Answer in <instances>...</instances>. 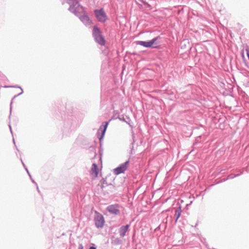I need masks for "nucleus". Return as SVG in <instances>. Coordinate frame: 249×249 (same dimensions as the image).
Masks as SVG:
<instances>
[{"mask_svg": "<svg viewBox=\"0 0 249 249\" xmlns=\"http://www.w3.org/2000/svg\"><path fill=\"white\" fill-rule=\"evenodd\" d=\"M158 37H156L149 41H138L136 42V44L146 48H156L160 45V43L158 41Z\"/></svg>", "mask_w": 249, "mask_h": 249, "instance_id": "obj_1", "label": "nucleus"}, {"mask_svg": "<svg viewBox=\"0 0 249 249\" xmlns=\"http://www.w3.org/2000/svg\"><path fill=\"white\" fill-rule=\"evenodd\" d=\"M93 35L95 40L101 45H104L105 40L102 35L100 29L96 26H94L93 29Z\"/></svg>", "mask_w": 249, "mask_h": 249, "instance_id": "obj_2", "label": "nucleus"}, {"mask_svg": "<svg viewBox=\"0 0 249 249\" xmlns=\"http://www.w3.org/2000/svg\"><path fill=\"white\" fill-rule=\"evenodd\" d=\"M72 11L77 16H81L85 15V10L83 6L77 2L73 7H71Z\"/></svg>", "mask_w": 249, "mask_h": 249, "instance_id": "obj_3", "label": "nucleus"}, {"mask_svg": "<svg viewBox=\"0 0 249 249\" xmlns=\"http://www.w3.org/2000/svg\"><path fill=\"white\" fill-rule=\"evenodd\" d=\"M96 18L100 22H105L107 19V15L103 9L94 11Z\"/></svg>", "mask_w": 249, "mask_h": 249, "instance_id": "obj_4", "label": "nucleus"}, {"mask_svg": "<svg viewBox=\"0 0 249 249\" xmlns=\"http://www.w3.org/2000/svg\"><path fill=\"white\" fill-rule=\"evenodd\" d=\"M128 164L129 161H127L121 164L120 166L114 169V173L115 175H119L121 173H124V172L127 169Z\"/></svg>", "mask_w": 249, "mask_h": 249, "instance_id": "obj_5", "label": "nucleus"}, {"mask_svg": "<svg viewBox=\"0 0 249 249\" xmlns=\"http://www.w3.org/2000/svg\"><path fill=\"white\" fill-rule=\"evenodd\" d=\"M95 223L97 228H102L105 223L104 217L101 214L97 215L95 218Z\"/></svg>", "mask_w": 249, "mask_h": 249, "instance_id": "obj_6", "label": "nucleus"}, {"mask_svg": "<svg viewBox=\"0 0 249 249\" xmlns=\"http://www.w3.org/2000/svg\"><path fill=\"white\" fill-rule=\"evenodd\" d=\"M119 206L118 204L111 205L107 207V210L110 213L117 215L120 213Z\"/></svg>", "mask_w": 249, "mask_h": 249, "instance_id": "obj_7", "label": "nucleus"}, {"mask_svg": "<svg viewBox=\"0 0 249 249\" xmlns=\"http://www.w3.org/2000/svg\"><path fill=\"white\" fill-rule=\"evenodd\" d=\"M99 173V169L98 166L95 164L93 163L92 165V167L90 170V174L92 177L95 178L97 177Z\"/></svg>", "mask_w": 249, "mask_h": 249, "instance_id": "obj_8", "label": "nucleus"}, {"mask_svg": "<svg viewBox=\"0 0 249 249\" xmlns=\"http://www.w3.org/2000/svg\"><path fill=\"white\" fill-rule=\"evenodd\" d=\"M128 227H129V225H126L124 226H122V227L120 228V229L119 230V232H120L121 236L123 237L125 235L126 232L128 230Z\"/></svg>", "mask_w": 249, "mask_h": 249, "instance_id": "obj_9", "label": "nucleus"}, {"mask_svg": "<svg viewBox=\"0 0 249 249\" xmlns=\"http://www.w3.org/2000/svg\"><path fill=\"white\" fill-rule=\"evenodd\" d=\"M108 124V122H106V124L104 126V129L103 130L102 132V136L101 138H100V140L104 136V135L105 134V132H106V131L107 128Z\"/></svg>", "mask_w": 249, "mask_h": 249, "instance_id": "obj_10", "label": "nucleus"}, {"mask_svg": "<svg viewBox=\"0 0 249 249\" xmlns=\"http://www.w3.org/2000/svg\"><path fill=\"white\" fill-rule=\"evenodd\" d=\"M180 215V212L179 211H176L175 213V216H176V221L178 219Z\"/></svg>", "mask_w": 249, "mask_h": 249, "instance_id": "obj_11", "label": "nucleus"}, {"mask_svg": "<svg viewBox=\"0 0 249 249\" xmlns=\"http://www.w3.org/2000/svg\"><path fill=\"white\" fill-rule=\"evenodd\" d=\"M187 43L189 44V42L187 40H183L182 43Z\"/></svg>", "mask_w": 249, "mask_h": 249, "instance_id": "obj_12", "label": "nucleus"}, {"mask_svg": "<svg viewBox=\"0 0 249 249\" xmlns=\"http://www.w3.org/2000/svg\"><path fill=\"white\" fill-rule=\"evenodd\" d=\"M79 249H83V247L82 245H80L79 247Z\"/></svg>", "mask_w": 249, "mask_h": 249, "instance_id": "obj_13", "label": "nucleus"}, {"mask_svg": "<svg viewBox=\"0 0 249 249\" xmlns=\"http://www.w3.org/2000/svg\"><path fill=\"white\" fill-rule=\"evenodd\" d=\"M89 249H96V248L93 247H91Z\"/></svg>", "mask_w": 249, "mask_h": 249, "instance_id": "obj_14", "label": "nucleus"}, {"mask_svg": "<svg viewBox=\"0 0 249 249\" xmlns=\"http://www.w3.org/2000/svg\"><path fill=\"white\" fill-rule=\"evenodd\" d=\"M85 18L87 19H89V18L87 16H85Z\"/></svg>", "mask_w": 249, "mask_h": 249, "instance_id": "obj_15", "label": "nucleus"}]
</instances>
